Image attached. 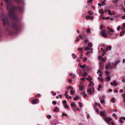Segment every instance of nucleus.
Here are the masks:
<instances>
[{
	"instance_id": "nucleus-35",
	"label": "nucleus",
	"mask_w": 125,
	"mask_h": 125,
	"mask_svg": "<svg viewBox=\"0 0 125 125\" xmlns=\"http://www.w3.org/2000/svg\"><path fill=\"white\" fill-rule=\"evenodd\" d=\"M67 116V115L66 114H65L64 113H63L62 114V116Z\"/></svg>"
},
{
	"instance_id": "nucleus-28",
	"label": "nucleus",
	"mask_w": 125,
	"mask_h": 125,
	"mask_svg": "<svg viewBox=\"0 0 125 125\" xmlns=\"http://www.w3.org/2000/svg\"><path fill=\"white\" fill-rule=\"evenodd\" d=\"M105 0H104L103 1H102L101 3H102V5H104L105 4Z\"/></svg>"
},
{
	"instance_id": "nucleus-40",
	"label": "nucleus",
	"mask_w": 125,
	"mask_h": 125,
	"mask_svg": "<svg viewBox=\"0 0 125 125\" xmlns=\"http://www.w3.org/2000/svg\"><path fill=\"white\" fill-rule=\"evenodd\" d=\"M95 105H98L99 107H100V106H101V105L99 103H95Z\"/></svg>"
},
{
	"instance_id": "nucleus-11",
	"label": "nucleus",
	"mask_w": 125,
	"mask_h": 125,
	"mask_svg": "<svg viewBox=\"0 0 125 125\" xmlns=\"http://www.w3.org/2000/svg\"><path fill=\"white\" fill-rule=\"evenodd\" d=\"M87 92L89 93L90 94H92L93 92V91L91 90V88L88 89Z\"/></svg>"
},
{
	"instance_id": "nucleus-31",
	"label": "nucleus",
	"mask_w": 125,
	"mask_h": 125,
	"mask_svg": "<svg viewBox=\"0 0 125 125\" xmlns=\"http://www.w3.org/2000/svg\"><path fill=\"white\" fill-rule=\"evenodd\" d=\"M106 79L108 81H110V78L109 76H107L106 77Z\"/></svg>"
},
{
	"instance_id": "nucleus-39",
	"label": "nucleus",
	"mask_w": 125,
	"mask_h": 125,
	"mask_svg": "<svg viewBox=\"0 0 125 125\" xmlns=\"http://www.w3.org/2000/svg\"><path fill=\"white\" fill-rule=\"evenodd\" d=\"M104 98V96L103 95H102L101 96H100V97H99V99H103V98Z\"/></svg>"
},
{
	"instance_id": "nucleus-37",
	"label": "nucleus",
	"mask_w": 125,
	"mask_h": 125,
	"mask_svg": "<svg viewBox=\"0 0 125 125\" xmlns=\"http://www.w3.org/2000/svg\"><path fill=\"white\" fill-rule=\"evenodd\" d=\"M64 107L65 108H66L67 109H68L69 108V106L67 105V104H65L64 105Z\"/></svg>"
},
{
	"instance_id": "nucleus-32",
	"label": "nucleus",
	"mask_w": 125,
	"mask_h": 125,
	"mask_svg": "<svg viewBox=\"0 0 125 125\" xmlns=\"http://www.w3.org/2000/svg\"><path fill=\"white\" fill-rule=\"evenodd\" d=\"M107 33H108V34L110 36H112V35H113V34L112 33H111L110 32L108 31H107Z\"/></svg>"
},
{
	"instance_id": "nucleus-36",
	"label": "nucleus",
	"mask_w": 125,
	"mask_h": 125,
	"mask_svg": "<svg viewBox=\"0 0 125 125\" xmlns=\"http://www.w3.org/2000/svg\"><path fill=\"white\" fill-rule=\"evenodd\" d=\"M71 94L72 95L73 94L75 93V91H72V90L70 91Z\"/></svg>"
},
{
	"instance_id": "nucleus-24",
	"label": "nucleus",
	"mask_w": 125,
	"mask_h": 125,
	"mask_svg": "<svg viewBox=\"0 0 125 125\" xmlns=\"http://www.w3.org/2000/svg\"><path fill=\"white\" fill-rule=\"evenodd\" d=\"M72 56L74 59H75L76 58L77 56L74 53H73L72 54Z\"/></svg>"
},
{
	"instance_id": "nucleus-50",
	"label": "nucleus",
	"mask_w": 125,
	"mask_h": 125,
	"mask_svg": "<svg viewBox=\"0 0 125 125\" xmlns=\"http://www.w3.org/2000/svg\"><path fill=\"white\" fill-rule=\"evenodd\" d=\"M86 79L87 80H88L89 81H91L92 80V79L91 78H86Z\"/></svg>"
},
{
	"instance_id": "nucleus-13",
	"label": "nucleus",
	"mask_w": 125,
	"mask_h": 125,
	"mask_svg": "<svg viewBox=\"0 0 125 125\" xmlns=\"http://www.w3.org/2000/svg\"><path fill=\"white\" fill-rule=\"evenodd\" d=\"M101 60L102 61V62L103 63H104L106 62V58H103L102 57L101 58Z\"/></svg>"
},
{
	"instance_id": "nucleus-15",
	"label": "nucleus",
	"mask_w": 125,
	"mask_h": 125,
	"mask_svg": "<svg viewBox=\"0 0 125 125\" xmlns=\"http://www.w3.org/2000/svg\"><path fill=\"white\" fill-rule=\"evenodd\" d=\"M94 85V83L92 81H91L89 84V85L90 86H93Z\"/></svg>"
},
{
	"instance_id": "nucleus-60",
	"label": "nucleus",
	"mask_w": 125,
	"mask_h": 125,
	"mask_svg": "<svg viewBox=\"0 0 125 125\" xmlns=\"http://www.w3.org/2000/svg\"><path fill=\"white\" fill-rule=\"evenodd\" d=\"M122 18L123 19H125V15L124 16H122Z\"/></svg>"
},
{
	"instance_id": "nucleus-38",
	"label": "nucleus",
	"mask_w": 125,
	"mask_h": 125,
	"mask_svg": "<svg viewBox=\"0 0 125 125\" xmlns=\"http://www.w3.org/2000/svg\"><path fill=\"white\" fill-rule=\"evenodd\" d=\"M62 103L63 104H65L67 103V102L65 100H64L62 101Z\"/></svg>"
},
{
	"instance_id": "nucleus-48",
	"label": "nucleus",
	"mask_w": 125,
	"mask_h": 125,
	"mask_svg": "<svg viewBox=\"0 0 125 125\" xmlns=\"http://www.w3.org/2000/svg\"><path fill=\"white\" fill-rule=\"evenodd\" d=\"M78 50L80 51H81L83 50V49L81 48H79L78 49Z\"/></svg>"
},
{
	"instance_id": "nucleus-49",
	"label": "nucleus",
	"mask_w": 125,
	"mask_h": 125,
	"mask_svg": "<svg viewBox=\"0 0 125 125\" xmlns=\"http://www.w3.org/2000/svg\"><path fill=\"white\" fill-rule=\"evenodd\" d=\"M52 103L54 104H56V102L55 101H53L52 102Z\"/></svg>"
},
{
	"instance_id": "nucleus-9",
	"label": "nucleus",
	"mask_w": 125,
	"mask_h": 125,
	"mask_svg": "<svg viewBox=\"0 0 125 125\" xmlns=\"http://www.w3.org/2000/svg\"><path fill=\"white\" fill-rule=\"evenodd\" d=\"M116 81L114 80V81L113 83L111 82L110 83L111 85H114L115 86H116L118 84L117 83H115Z\"/></svg>"
},
{
	"instance_id": "nucleus-44",
	"label": "nucleus",
	"mask_w": 125,
	"mask_h": 125,
	"mask_svg": "<svg viewBox=\"0 0 125 125\" xmlns=\"http://www.w3.org/2000/svg\"><path fill=\"white\" fill-rule=\"evenodd\" d=\"M79 41V39L78 37H77L76 40L75 41V42H77Z\"/></svg>"
},
{
	"instance_id": "nucleus-8",
	"label": "nucleus",
	"mask_w": 125,
	"mask_h": 125,
	"mask_svg": "<svg viewBox=\"0 0 125 125\" xmlns=\"http://www.w3.org/2000/svg\"><path fill=\"white\" fill-rule=\"evenodd\" d=\"M38 101V99H33L31 101V103L33 104H36V102Z\"/></svg>"
},
{
	"instance_id": "nucleus-20",
	"label": "nucleus",
	"mask_w": 125,
	"mask_h": 125,
	"mask_svg": "<svg viewBox=\"0 0 125 125\" xmlns=\"http://www.w3.org/2000/svg\"><path fill=\"white\" fill-rule=\"evenodd\" d=\"M71 106L72 107L74 106V108L76 106L74 103V102L71 104Z\"/></svg>"
},
{
	"instance_id": "nucleus-5",
	"label": "nucleus",
	"mask_w": 125,
	"mask_h": 125,
	"mask_svg": "<svg viewBox=\"0 0 125 125\" xmlns=\"http://www.w3.org/2000/svg\"><path fill=\"white\" fill-rule=\"evenodd\" d=\"M104 63H103L102 62H100L99 64L100 69L101 70H103L104 68Z\"/></svg>"
},
{
	"instance_id": "nucleus-26",
	"label": "nucleus",
	"mask_w": 125,
	"mask_h": 125,
	"mask_svg": "<svg viewBox=\"0 0 125 125\" xmlns=\"http://www.w3.org/2000/svg\"><path fill=\"white\" fill-rule=\"evenodd\" d=\"M125 32L124 31H123L120 33V35L121 36L123 34L124 35V34Z\"/></svg>"
},
{
	"instance_id": "nucleus-43",
	"label": "nucleus",
	"mask_w": 125,
	"mask_h": 125,
	"mask_svg": "<svg viewBox=\"0 0 125 125\" xmlns=\"http://www.w3.org/2000/svg\"><path fill=\"white\" fill-rule=\"evenodd\" d=\"M115 98H113L111 100V101L112 102H113V103H114L115 102V101L114 100Z\"/></svg>"
},
{
	"instance_id": "nucleus-10",
	"label": "nucleus",
	"mask_w": 125,
	"mask_h": 125,
	"mask_svg": "<svg viewBox=\"0 0 125 125\" xmlns=\"http://www.w3.org/2000/svg\"><path fill=\"white\" fill-rule=\"evenodd\" d=\"M85 18L87 19H91L92 20L93 19V18L92 17L90 16L89 15H87L85 17Z\"/></svg>"
},
{
	"instance_id": "nucleus-18",
	"label": "nucleus",
	"mask_w": 125,
	"mask_h": 125,
	"mask_svg": "<svg viewBox=\"0 0 125 125\" xmlns=\"http://www.w3.org/2000/svg\"><path fill=\"white\" fill-rule=\"evenodd\" d=\"M79 97L77 95L76 96V97H74L73 98V99L74 100H77L78 99Z\"/></svg>"
},
{
	"instance_id": "nucleus-21",
	"label": "nucleus",
	"mask_w": 125,
	"mask_h": 125,
	"mask_svg": "<svg viewBox=\"0 0 125 125\" xmlns=\"http://www.w3.org/2000/svg\"><path fill=\"white\" fill-rule=\"evenodd\" d=\"M83 88V85H80L79 87V90L80 91L82 90Z\"/></svg>"
},
{
	"instance_id": "nucleus-63",
	"label": "nucleus",
	"mask_w": 125,
	"mask_h": 125,
	"mask_svg": "<svg viewBox=\"0 0 125 125\" xmlns=\"http://www.w3.org/2000/svg\"><path fill=\"white\" fill-rule=\"evenodd\" d=\"M95 111H96V112H97V113H98L99 112V110L98 109H96L95 110Z\"/></svg>"
},
{
	"instance_id": "nucleus-17",
	"label": "nucleus",
	"mask_w": 125,
	"mask_h": 125,
	"mask_svg": "<svg viewBox=\"0 0 125 125\" xmlns=\"http://www.w3.org/2000/svg\"><path fill=\"white\" fill-rule=\"evenodd\" d=\"M104 113L103 112V111H101L100 112V114L101 115H103L104 116L105 115H104Z\"/></svg>"
},
{
	"instance_id": "nucleus-56",
	"label": "nucleus",
	"mask_w": 125,
	"mask_h": 125,
	"mask_svg": "<svg viewBox=\"0 0 125 125\" xmlns=\"http://www.w3.org/2000/svg\"><path fill=\"white\" fill-rule=\"evenodd\" d=\"M87 75V73L86 72H84V74L83 75V76H86Z\"/></svg>"
},
{
	"instance_id": "nucleus-6",
	"label": "nucleus",
	"mask_w": 125,
	"mask_h": 125,
	"mask_svg": "<svg viewBox=\"0 0 125 125\" xmlns=\"http://www.w3.org/2000/svg\"><path fill=\"white\" fill-rule=\"evenodd\" d=\"M6 30L7 32L10 35H11L13 33V31L10 30L7 28H6Z\"/></svg>"
},
{
	"instance_id": "nucleus-29",
	"label": "nucleus",
	"mask_w": 125,
	"mask_h": 125,
	"mask_svg": "<svg viewBox=\"0 0 125 125\" xmlns=\"http://www.w3.org/2000/svg\"><path fill=\"white\" fill-rule=\"evenodd\" d=\"M107 11L108 12V13L109 14H110V15H112V14L111 12V11H110V10L108 9L107 10Z\"/></svg>"
},
{
	"instance_id": "nucleus-1",
	"label": "nucleus",
	"mask_w": 125,
	"mask_h": 125,
	"mask_svg": "<svg viewBox=\"0 0 125 125\" xmlns=\"http://www.w3.org/2000/svg\"><path fill=\"white\" fill-rule=\"evenodd\" d=\"M6 3V5L7 9L9 10L8 14L10 18L12 19L13 21L10 24V26L14 31H18L21 28V23L20 21L18 18L15 13V11L18 10L20 12H22L23 10V7L19 5L17 7L15 6L11 3V0H4ZM19 4L24 5L23 0H13Z\"/></svg>"
},
{
	"instance_id": "nucleus-33",
	"label": "nucleus",
	"mask_w": 125,
	"mask_h": 125,
	"mask_svg": "<svg viewBox=\"0 0 125 125\" xmlns=\"http://www.w3.org/2000/svg\"><path fill=\"white\" fill-rule=\"evenodd\" d=\"M109 31L110 32H114V30H112L111 28H110L109 29Z\"/></svg>"
},
{
	"instance_id": "nucleus-47",
	"label": "nucleus",
	"mask_w": 125,
	"mask_h": 125,
	"mask_svg": "<svg viewBox=\"0 0 125 125\" xmlns=\"http://www.w3.org/2000/svg\"><path fill=\"white\" fill-rule=\"evenodd\" d=\"M122 119L121 118H120L119 119V120H120V122L121 123H124V121H123L122 120Z\"/></svg>"
},
{
	"instance_id": "nucleus-55",
	"label": "nucleus",
	"mask_w": 125,
	"mask_h": 125,
	"mask_svg": "<svg viewBox=\"0 0 125 125\" xmlns=\"http://www.w3.org/2000/svg\"><path fill=\"white\" fill-rule=\"evenodd\" d=\"M88 12L89 13V14L91 15L92 14V13L91 12V11H89Z\"/></svg>"
},
{
	"instance_id": "nucleus-25",
	"label": "nucleus",
	"mask_w": 125,
	"mask_h": 125,
	"mask_svg": "<svg viewBox=\"0 0 125 125\" xmlns=\"http://www.w3.org/2000/svg\"><path fill=\"white\" fill-rule=\"evenodd\" d=\"M88 45L90 47H92V43L91 42H89L88 44Z\"/></svg>"
},
{
	"instance_id": "nucleus-4",
	"label": "nucleus",
	"mask_w": 125,
	"mask_h": 125,
	"mask_svg": "<svg viewBox=\"0 0 125 125\" xmlns=\"http://www.w3.org/2000/svg\"><path fill=\"white\" fill-rule=\"evenodd\" d=\"M106 31L105 30H103L101 32L100 34L102 37L106 38L107 36V35L106 33Z\"/></svg>"
},
{
	"instance_id": "nucleus-22",
	"label": "nucleus",
	"mask_w": 125,
	"mask_h": 125,
	"mask_svg": "<svg viewBox=\"0 0 125 125\" xmlns=\"http://www.w3.org/2000/svg\"><path fill=\"white\" fill-rule=\"evenodd\" d=\"M54 111L55 112H57L59 111V110L58 109V107H55Z\"/></svg>"
},
{
	"instance_id": "nucleus-51",
	"label": "nucleus",
	"mask_w": 125,
	"mask_h": 125,
	"mask_svg": "<svg viewBox=\"0 0 125 125\" xmlns=\"http://www.w3.org/2000/svg\"><path fill=\"white\" fill-rule=\"evenodd\" d=\"M79 36L80 37V38L81 39V40L83 39V37H82V36H81V35H79Z\"/></svg>"
},
{
	"instance_id": "nucleus-62",
	"label": "nucleus",
	"mask_w": 125,
	"mask_h": 125,
	"mask_svg": "<svg viewBox=\"0 0 125 125\" xmlns=\"http://www.w3.org/2000/svg\"><path fill=\"white\" fill-rule=\"evenodd\" d=\"M122 81L123 82H125V78H123L122 79Z\"/></svg>"
},
{
	"instance_id": "nucleus-58",
	"label": "nucleus",
	"mask_w": 125,
	"mask_h": 125,
	"mask_svg": "<svg viewBox=\"0 0 125 125\" xmlns=\"http://www.w3.org/2000/svg\"><path fill=\"white\" fill-rule=\"evenodd\" d=\"M99 72L100 73H102L101 72V71L99 70H98V71H97V73H99Z\"/></svg>"
},
{
	"instance_id": "nucleus-14",
	"label": "nucleus",
	"mask_w": 125,
	"mask_h": 125,
	"mask_svg": "<svg viewBox=\"0 0 125 125\" xmlns=\"http://www.w3.org/2000/svg\"><path fill=\"white\" fill-rule=\"evenodd\" d=\"M69 75L71 76L72 78H74L75 76V75L74 74H73L72 73H70Z\"/></svg>"
},
{
	"instance_id": "nucleus-27",
	"label": "nucleus",
	"mask_w": 125,
	"mask_h": 125,
	"mask_svg": "<svg viewBox=\"0 0 125 125\" xmlns=\"http://www.w3.org/2000/svg\"><path fill=\"white\" fill-rule=\"evenodd\" d=\"M100 103H101L102 104H104V100L102 99H100Z\"/></svg>"
},
{
	"instance_id": "nucleus-42",
	"label": "nucleus",
	"mask_w": 125,
	"mask_h": 125,
	"mask_svg": "<svg viewBox=\"0 0 125 125\" xmlns=\"http://www.w3.org/2000/svg\"><path fill=\"white\" fill-rule=\"evenodd\" d=\"M85 79V77H84L83 78H81V80H82L83 81H84Z\"/></svg>"
},
{
	"instance_id": "nucleus-34",
	"label": "nucleus",
	"mask_w": 125,
	"mask_h": 125,
	"mask_svg": "<svg viewBox=\"0 0 125 125\" xmlns=\"http://www.w3.org/2000/svg\"><path fill=\"white\" fill-rule=\"evenodd\" d=\"M51 93L52 94V95L53 96L56 94V93L54 92L53 91H52L51 92Z\"/></svg>"
},
{
	"instance_id": "nucleus-16",
	"label": "nucleus",
	"mask_w": 125,
	"mask_h": 125,
	"mask_svg": "<svg viewBox=\"0 0 125 125\" xmlns=\"http://www.w3.org/2000/svg\"><path fill=\"white\" fill-rule=\"evenodd\" d=\"M111 46H109L108 47L105 49V51H107L108 50H110L111 49Z\"/></svg>"
},
{
	"instance_id": "nucleus-53",
	"label": "nucleus",
	"mask_w": 125,
	"mask_h": 125,
	"mask_svg": "<svg viewBox=\"0 0 125 125\" xmlns=\"http://www.w3.org/2000/svg\"><path fill=\"white\" fill-rule=\"evenodd\" d=\"M87 119H89L90 118V116L89 114H87Z\"/></svg>"
},
{
	"instance_id": "nucleus-41",
	"label": "nucleus",
	"mask_w": 125,
	"mask_h": 125,
	"mask_svg": "<svg viewBox=\"0 0 125 125\" xmlns=\"http://www.w3.org/2000/svg\"><path fill=\"white\" fill-rule=\"evenodd\" d=\"M47 117L48 119H50L51 118V115H48L47 116Z\"/></svg>"
},
{
	"instance_id": "nucleus-64",
	"label": "nucleus",
	"mask_w": 125,
	"mask_h": 125,
	"mask_svg": "<svg viewBox=\"0 0 125 125\" xmlns=\"http://www.w3.org/2000/svg\"><path fill=\"white\" fill-rule=\"evenodd\" d=\"M120 118H121L122 119H123L124 120H125V117H121Z\"/></svg>"
},
{
	"instance_id": "nucleus-19",
	"label": "nucleus",
	"mask_w": 125,
	"mask_h": 125,
	"mask_svg": "<svg viewBox=\"0 0 125 125\" xmlns=\"http://www.w3.org/2000/svg\"><path fill=\"white\" fill-rule=\"evenodd\" d=\"M99 12L100 13H101L103 14L104 13V11H103L102 10H99Z\"/></svg>"
},
{
	"instance_id": "nucleus-2",
	"label": "nucleus",
	"mask_w": 125,
	"mask_h": 125,
	"mask_svg": "<svg viewBox=\"0 0 125 125\" xmlns=\"http://www.w3.org/2000/svg\"><path fill=\"white\" fill-rule=\"evenodd\" d=\"M2 21L3 25L4 26L9 25V21L8 17L6 15H3L2 18Z\"/></svg>"
},
{
	"instance_id": "nucleus-3",
	"label": "nucleus",
	"mask_w": 125,
	"mask_h": 125,
	"mask_svg": "<svg viewBox=\"0 0 125 125\" xmlns=\"http://www.w3.org/2000/svg\"><path fill=\"white\" fill-rule=\"evenodd\" d=\"M104 120L109 125H110L111 124L109 122L111 121L112 119L110 117H103Z\"/></svg>"
},
{
	"instance_id": "nucleus-12",
	"label": "nucleus",
	"mask_w": 125,
	"mask_h": 125,
	"mask_svg": "<svg viewBox=\"0 0 125 125\" xmlns=\"http://www.w3.org/2000/svg\"><path fill=\"white\" fill-rule=\"evenodd\" d=\"M79 65L80 66V67L82 69H83L86 66L85 64H84L82 66L81 65L80 63H79Z\"/></svg>"
},
{
	"instance_id": "nucleus-30",
	"label": "nucleus",
	"mask_w": 125,
	"mask_h": 125,
	"mask_svg": "<svg viewBox=\"0 0 125 125\" xmlns=\"http://www.w3.org/2000/svg\"><path fill=\"white\" fill-rule=\"evenodd\" d=\"M71 89L72 90H73V88L72 87V86H69V87H67V89Z\"/></svg>"
},
{
	"instance_id": "nucleus-7",
	"label": "nucleus",
	"mask_w": 125,
	"mask_h": 125,
	"mask_svg": "<svg viewBox=\"0 0 125 125\" xmlns=\"http://www.w3.org/2000/svg\"><path fill=\"white\" fill-rule=\"evenodd\" d=\"M111 65L110 63H108L106 64L105 67V69L106 70H107L109 69V68L111 67Z\"/></svg>"
},
{
	"instance_id": "nucleus-45",
	"label": "nucleus",
	"mask_w": 125,
	"mask_h": 125,
	"mask_svg": "<svg viewBox=\"0 0 125 125\" xmlns=\"http://www.w3.org/2000/svg\"><path fill=\"white\" fill-rule=\"evenodd\" d=\"M89 41L88 39H86L84 41V42L85 43H87L88 42H89Z\"/></svg>"
},
{
	"instance_id": "nucleus-59",
	"label": "nucleus",
	"mask_w": 125,
	"mask_h": 125,
	"mask_svg": "<svg viewBox=\"0 0 125 125\" xmlns=\"http://www.w3.org/2000/svg\"><path fill=\"white\" fill-rule=\"evenodd\" d=\"M101 58H102L101 56H99L98 57V59L99 60H100L101 59Z\"/></svg>"
},
{
	"instance_id": "nucleus-23",
	"label": "nucleus",
	"mask_w": 125,
	"mask_h": 125,
	"mask_svg": "<svg viewBox=\"0 0 125 125\" xmlns=\"http://www.w3.org/2000/svg\"><path fill=\"white\" fill-rule=\"evenodd\" d=\"M91 48L88 46H86L85 48V50H90V49Z\"/></svg>"
},
{
	"instance_id": "nucleus-61",
	"label": "nucleus",
	"mask_w": 125,
	"mask_h": 125,
	"mask_svg": "<svg viewBox=\"0 0 125 125\" xmlns=\"http://www.w3.org/2000/svg\"><path fill=\"white\" fill-rule=\"evenodd\" d=\"M40 96V94H38L37 95H36L35 96L36 97H39Z\"/></svg>"
},
{
	"instance_id": "nucleus-46",
	"label": "nucleus",
	"mask_w": 125,
	"mask_h": 125,
	"mask_svg": "<svg viewBox=\"0 0 125 125\" xmlns=\"http://www.w3.org/2000/svg\"><path fill=\"white\" fill-rule=\"evenodd\" d=\"M87 33H90V29H88L87 30Z\"/></svg>"
},
{
	"instance_id": "nucleus-52",
	"label": "nucleus",
	"mask_w": 125,
	"mask_h": 125,
	"mask_svg": "<svg viewBox=\"0 0 125 125\" xmlns=\"http://www.w3.org/2000/svg\"><path fill=\"white\" fill-rule=\"evenodd\" d=\"M105 73H106V75L108 76L109 73V72L108 71H106Z\"/></svg>"
},
{
	"instance_id": "nucleus-54",
	"label": "nucleus",
	"mask_w": 125,
	"mask_h": 125,
	"mask_svg": "<svg viewBox=\"0 0 125 125\" xmlns=\"http://www.w3.org/2000/svg\"><path fill=\"white\" fill-rule=\"evenodd\" d=\"M68 82L69 83H71L72 82V80L71 79H69L68 80Z\"/></svg>"
},
{
	"instance_id": "nucleus-57",
	"label": "nucleus",
	"mask_w": 125,
	"mask_h": 125,
	"mask_svg": "<svg viewBox=\"0 0 125 125\" xmlns=\"http://www.w3.org/2000/svg\"><path fill=\"white\" fill-rule=\"evenodd\" d=\"M120 27L119 26H118L117 28V30L119 31L120 30Z\"/></svg>"
}]
</instances>
